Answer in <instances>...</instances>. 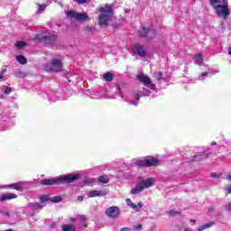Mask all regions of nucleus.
I'll use <instances>...</instances> for the list:
<instances>
[{
    "label": "nucleus",
    "mask_w": 231,
    "mask_h": 231,
    "mask_svg": "<svg viewBox=\"0 0 231 231\" xmlns=\"http://www.w3.org/2000/svg\"><path fill=\"white\" fill-rule=\"evenodd\" d=\"M67 17L74 19L75 21H79L80 23L89 21V16L86 13L80 14L74 11H69L67 12Z\"/></svg>",
    "instance_id": "0eeeda50"
},
{
    "label": "nucleus",
    "mask_w": 231,
    "mask_h": 231,
    "mask_svg": "<svg viewBox=\"0 0 231 231\" xmlns=\"http://www.w3.org/2000/svg\"><path fill=\"white\" fill-rule=\"evenodd\" d=\"M117 93L119 97H121V98H124V95L122 94V90L120 89V88H117Z\"/></svg>",
    "instance_id": "c9c22d12"
},
{
    "label": "nucleus",
    "mask_w": 231,
    "mask_h": 231,
    "mask_svg": "<svg viewBox=\"0 0 231 231\" xmlns=\"http://www.w3.org/2000/svg\"><path fill=\"white\" fill-rule=\"evenodd\" d=\"M16 60H17V62H19V64H23V65L26 64V62H27L25 57L23 55L16 56Z\"/></svg>",
    "instance_id": "b1692460"
},
{
    "label": "nucleus",
    "mask_w": 231,
    "mask_h": 231,
    "mask_svg": "<svg viewBox=\"0 0 231 231\" xmlns=\"http://www.w3.org/2000/svg\"><path fill=\"white\" fill-rule=\"evenodd\" d=\"M215 223L213 221L208 222L207 224H204L203 226L199 227L198 231H203V230H207V228H210V226H214Z\"/></svg>",
    "instance_id": "aec40b11"
},
{
    "label": "nucleus",
    "mask_w": 231,
    "mask_h": 231,
    "mask_svg": "<svg viewBox=\"0 0 231 231\" xmlns=\"http://www.w3.org/2000/svg\"><path fill=\"white\" fill-rule=\"evenodd\" d=\"M87 196L88 198H102L107 196V190H91L88 192Z\"/></svg>",
    "instance_id": "2eb2a0df"
},
{
    "label": "nucleus",
    "mask_w": 231,
    "mask_h": 231,
    "mask_svg": "<svg viewBox=\"0 0 231 231\" xmlns=\"http://www.w3.org/2000/svg\"><path fill=\"white\" fill-rule=\"evenodd\" d=\"M25 46H26V42H15L16 48H24Z\"/></svg>",
    "instance_id": "cd10ccee"
},
{
    "label": "nucleus",
    "mask_w": 231,
    "mask_h": 231,
    "mask_svg": "<svg viewBox=\"0 0 231 231\" xmlns=\"http://www.w3.org/2000/svg\"><path fill=\"white\" fill-rule=\"evenodd\" d=\"M113 74L111 72H106L104 75V80H106V82H113Z\"/></svg>",
    "instance_id": "412c9836"
},
{
    "label": "nucleus",
    "mask_w": 231,
    "mask_h": 231,
    "mask_svg": "<svg viewBox=\"0 0 231 231\" xmlns=\"http://www.w3.org/2000/svg\"><path fill=\"white\" fill-rule=\"evenodd\" d=\"M168 214L170 216H177V214H180V212L174 211V210H170V211H168Z\"/></svg>",
    "instance_id": "473e14b6"
},
{
    "label": "nucleus",
    "mask_w": 231,
    "mask_h": 231,
    "mask_svg": "<svg viewBox=\"0 0 231 231\" xmlns=\"http://www.w3.org/2000/svg\"><path fill=\"white\" fill-rule=\"evenodd\" d=\"M84 183H88V184L93 183V180H91V179H86V180H84Z\"/></svg>",
    "instance_id": "58836bf2"
},
{
    "label": "nucleus",
    "mask_w": 231,
    "mask_h": 231,
    "mask_svg": "<svg viewBox=\"0 0 231 231\" xmlns=\"http://www.w3.org/2000/svg\"><path fill=\"white\" fill-rule=\"evenodd\" d=\"M46 10V5H39L38 14H42Z\"/></svg>",
    "instance_id": "7c9ffc66"
},
{
    "label": "nucleus",
    "mask_w": 231,
    "mask_h": 231,
    "mask_svg": "<svg viewBox=\"0 0 231 231\" xmlns=\"http://www.w3.org/2000/svg\"><path fill=\"white\" fill-rule=\"evenodd\" d=\"M2 189H14V190H23V189H26V182L20 181L14 184H9L7 186L2 187Z\"/></svg>",
    "instance_id": "ddd939ff"
},
{
    "label": "nucleus",
    "mask_w": 231,
    "mask_h": 231,
    "mask_svg": "<svg viewBox=\"0 0 231 231\" xmlns=\"http://www.w3.org/2000/svg\"><path fill=\"white\" fill-rule=\"evenodd\" d=\"M79 5H84V3H87L88 0H76Z\"/></svg>",
    "instance_id": "4c0bfd02"
},
{
    "label": "nucleus",
    "mask_w": 231,
    "mask_h": 231,
    "mask_svg": "<svg viewBox=\"0 0 231 231\" xmlns=\"http://www.w3.org/2000/svg\"><path fill=\"white\" fill-rule=\"evenodd\" d=\"M99 12L101 14L98 17V23L100 26H107L109 22L113 20V8L109 5L100 7Z\"/></svg>",
    "instance_id": "7ed1b4c3"
},
{
    "label": "nucleus",
    "mask_w": 231,
    "mask_h": 231,
    "mask_svg": "<svg viewBox=\"0 0 231 231\" xmlns=\"http://www.w3.org/2000/svg\"><path fill=\"white\" fill-rule=\"evenodd\" d=\"M137 167H156L160 163V160L156 157L147 156L143 159H138L135 161Z\"/></svg>",
    "instance_id": "39448f33"
},
{
    "label": "nucleus",
    "mask_w": 231,
    "mask_h": 231,
    "mask_svg": "<svg viewBox=\"0 0 231 231\" xmlns=\"http://www.w3.org/2000/svg\"><path fill=\"white\" fill-rule=\"evenodd\" d=\"M149 95H151V91L147 88H143V92L138 91L135 94V101L130 100V104L132 106H138V100H140V97H149Z\"/></svg>",
    "instance_id": "9b49d317"
},
{
    "label": "nucleus",
    "mask_w": 231,
    "mask_h": 231,
    "mask_svg": "<svg viewBox=\"0 0 231 231\" xmlns=\"http://www.w3.org/2000/svg\"><path fill=\"white\" fill-rule=\"evenodd\" d=\"M78 201H84V197L79 196L78 197Z\"/></svg>",
    "instance_id": "37998d69"
},
{
    "label": "nucleus",
    "mask_w": 231,
    "mask_h": 231,
    "mask_svg": "<svg viewBox=\"0 0 231 231\" xmlns=\"http://www.w3.org/2000/svg\"><path fill=\"white\" fill-rule=\"evenodd\" d=\"M211 212H214V208H208V213L211 214Z\"/></svg>",
    "instance_id": "a18cd8bd"
},
{
    "label": "nucleus",
    "mask_w": 231,
    "mask_h": 231,
    "mask_svg": "<svg viewBox=\"0 0 231 231\" xmlns=\"http://www.w3.org/2000/svg\"><path fill=\"white\" fill-rule=\"evenodd\" d=\"M133 52L134 55H138V57H147V49L143 47V45L136 43L133 47Z\"/></svg>",
    "instance_id": "1a4fd4ad"
},
{
    "label": "nucleus",
    "mask_w": 231,
    "mask_h": 231,
    "mask_svg": "<svg viewBox=\"0 0 231 231\" xmlns=\"http://www.w3.org/2000/svg\"><path fill=\"white\" fill-rule=\"evenodd\" d=\"M193 62H195L198 66H201L203 64V54L197 53L193 58Z\"/></svg>",
    "instance_id": "6ab92c4d"
},
{
    "label": "nucleus",
    "mask_w": 231,
    "mask_h": 231,
    "mask_svg": "<svg viewBox=\"0 0 231 231\" xmlns=\"http://www.w3.org/2000/svg\"><path fill=\"white\" fill-rule=\"evenodd\" d=\"M5 95H10L12 93V88L6 87L4 90Z\"/></svg>",
    "instance_id": "2f4dec72"
},
{
    "label": "nucleus",
    "mask_w": 231,
    "mask_h": 231,
    "mask_svg": "<svg viewBox=\"0 0 231 231\" xmlns=\"http://www.w3.org/2000/svg\"><path fill=\"white\" fill-rule=\"evenodd\" d=\"M143 208V203L139 202L138 204H135V208H132L135 212H138L140 208Z\"/></svg>",
    "instance_id": "bb28decb"
},
{
    "label": "nucleus",
    "mask_w": 231,
    "mask_h": 231,
    "mask_svg": "<svg viewBox=\"0 0 231 231\" xmlns=\"http://www.w3.org/2000/svg\"><path fill=\"white\" fill-rule=\"evenodd\" d=\"M0 98H3V94H0Z\"/></svg>",
    "instance_id": "603ef678"
},
{
    "label": "nucleus",
    "mask_w": 231,
    "mask_h": 231,
    "mask_svg": "<svg viewBox=\"0 0 231 231\" xmlns=\"http://www.w3.org/2000/svg\"><path fill=\"white\" fill-rule=\"evenodd\" d=\"M227 180H229V181H231V174L227 175Z\"/></svg>",
    "instance_id": "de8ad7c7"
},
{
    "label": "nucleus",
    "mask_w": 231,
    "mask_h": 231,
    "mask_svg": "<svg viewBox=\"0 0 231 231\" xmlns=\"http://www.w3.org/2000/svg\"><path fill=\"white\" fill-rule=\"evenodd\" d=\"M44 69L45 71L59 73L62 71V61H60V60L52 59L49 64L44 65Z\"/></svg>",
    "instance_id": "423d86ee"
},
{
    "label": "nucleus",
    "mask_w": 231,
    "mask_h": 231,
    "mask_svg": "<svg viewBox=\"0 0 231 231\" xmlns=\"http://www.w3.org/2000/svg\"><path fill=\"white\" fill-rule=\"evenodd\" d=\"M6 70L5 69H4L2 72H1V74H0V79H5V72Z\"/></svg>",
    "instance_id": "a19ab883"
},
{
    "label": "nucleus",
    "mask_w": 231,
    "mask_h": 231,
    "mask_svg": "<svg viewBox=\"0 0 231 231\" xmlns=\"http://www.w3.org/2000/svg\"><path fill=\"white\" fill-rule=\"evenodd\" d=\"M149 231H156V225H152L149 228Z\"/></svg>",
    "instance_id": "e433bc0d"
},
{
    "label": "nucleus",
    "mask_w": 231,
    "mask_h": 231,
    "mask_svg": "<svg viewBox=\"0 0 231 231\" xmlns=\"http://www.w3.org/2000/svg\"><path fill=\"white\" fill-rule=\"evenodd\" d=\"M207 77H208V72H203V73L199 77V80H205V79H207Z\"/></svg>",
    "instance_id": "c756f323"
},
{
    "label": "nucleus",
    "mask_w": 231,
    "mask_h": 231,
    "mask_svg": "<svg viewBox=\"0 0 231 231\" xmlns=\"http://www.w3.org/2000/svg\"><path fill=\"white\" fill-rule=\"evenodd\" d=\"M80 178V174H69L58 178L45 179L41 180L42 185H62V183H73Z\"/></svg>",
    "instance_id": "f257e3e1"
},
{
    "label": "nucleus",
    "mask_w": 231,
    "mask_h": 231,
    "mask_svg": "<svg viewBox=\"0 0 231 231\" xmlns=\"http://www.w3.org/2000/svg\"><path fill=\"white\" fill-rule=\"evenodd\" d=\"M52 201V203H60V201H62V198L60 197H54L52 199H50V197L48 195L45 196H42L40 198V201L42 203V205H44V203H46V201Z\"/></svg>",
    "instance_id": "dca6fc26"
},
{
    "label": "nucleus",
    "mask_w": 231,
    "mask_h": 231,
    "mask_svg": "<svg viewBox=\"0 0 231 231\" xmlns=\"http://www.w3.org/2000/svg\"><path fill=\"white\" fill-rule=\"evenodd\" d=\"M137 79L143 84V86L149 88V89H156V85L152 83V80L147 75L141 74L137 77Z\"/></svg>",
    "instance_id": "6e6552de"
},
{
    "label": "nucleus",
    "mask_w": 231,
    "mask_h": 231,
    "mask_svg": "<svg viewBox=\"0 0 231 231\" xmlns=\"http://www.w3.org/2000/svg\"><path fill=\"white\" fill-rule=\"evenodd\" d=\"M109 180H111V179H109V178L107 177V175H101V176L98 178L99 183H109Z\"/></svg>",
    "instance_id": "4be33fe9"
},
{
    "label": "nucleus",
    "mask_w": 231,
    "mask_h": 231,
    "mask_svg": "<svg viewBox=\"0 0 231 231\" xmlns=\"http://www.w3.org/2000/svg\"><path fill=\"white\" fill-rule=\"evenodd\" d=\"M209 151L210 149L202 152L200 155L201 157L199 159L197 158V160H207V158H208V154H210Z\"/></svg>",
    "instance_id": "5701e85b"
},
{
    "label": "nucleus",
    "mask_w": 231,
    "mask_h": 231,
    "mask_svg": "<svg viewBox=\"0 0 231 231\" xmlns=\"http://www.w3.org/2000/svg\"><path fill=\"white\" fill-rule=\"evenodd\" d=\"M121 231H131V228L129 227H123Z\"/></svg>",
    "instance_id": "c03bdc74"
},
{
    "label": "nucleus",
    "mask_w": 231,
    "mask_h": 231,
    "mask_svg": "<svg viewBox=\"0 0 231 231\" xmlns=\"http://www.w3.org/2000/svg\"><path fill=\"white\" fill-rule=\"evenodd\" d=\"M211 145H217L216 142H212Z\"/></svg>",
    "instance_id": "3c124183"
},
{
    "label": "nucleus",
    "mask_w": 231,
    "mask_h": 231,
    "mask_svg": "<svg viewBox=\"0 0 231 231\" xmlns=\"http://www.w3.org/2000/svg\"><path fill=\"white\" fill-rule=\"evenodd\" d=\"M221 177V175L220 174H218V173H216V172H214V173H211V178H220Z\"/></svg>",
    "instance_id": "72a5a7b5"
},
{
    "label": "nucleus",
    "mask_w": 231,
    "mask_h": 231,
    "mask_svg": "<svg viewBox=\"0 0 231 231\" xmlns=\"http://www.w3.org/2000/svg\"><path fill=\"white\" fill-rule=\"evenodd\" d=\"M44 205L40 203H31L27 206V212H32V214H29V216L33 217L36 210H39V208H42Z\"/></svg>",
    "instance_id": "4468645a"
},
{
    "label": "nucleus",
    "mask_w": 231,
    "mask_h": 231,
    "mask_svg": "<svg viewBox=\"0 0 231 231\" xmlns=\"http://www.w3.org/2000/svg\"><path fill=\"white\" fill-rule=\"evenodd\" d=\"M57 41V36L49 33L45 36V42L47 44H55V42Z\"/></svg>",
    "instance_id": "f3484780"
},
{
    "label": "nucleus",
    "mask_w": 231,
    "mask_h": 231,
    "mask_svg": "<svg viewBox=\"0 0 231 231\" xmlns=\"http://www.w3.org/2000/svg\"><path fill=\"white\" fill-rule=\"evenodd\" d=\"M153 77H154V79H156V80H162L163 74L162 72H155Z\"/></svg>",
    "instance_id": "c85d7f7f"
},
{
    "label": "nucleus",
    "mask_w": 231,
    "mask_h": 231,
    "mask_svg": "<svg viewBox=\"0 0 231 231\" xmlns=\"http://www.w3.org/2000/svg\"><path fill=\"white\" fill-rule=\"evenodd\" d=\"M139 35L141 37H148V39H154L156 32L154 31V29L142 28L141 30H139Z\"/></svg>",
    "instance_id": "f8f14e48"
},
{
    "label": "nucleus",
    "mask_w": 231,
    "mask_h": 231,
    "mask_svg": "<svg viewBox=\"0 0 231 231\" xmlns=\"http://www.w3.org/2000/svg\"><path fill=\"white\" fill-rule=\"evenodd\" d=\"M154 183H156V180L152 177L146 180H141L137 183L136 187L132 189L130 194H140V192H143L144 189H149L150 187H152Z\"/></svg>",
    "instance_id": "20e7f679"
},
{
    "label": "nucleus",
    "mask_w": 231,
    "mask_h": 231,
    "mask_svg": "<svg viewBox=\"0 0 231 231\" xmlns=\"http://www.w3.org/2000/svg\"><path fill=\"white\" fill-rule=\"evenodd\" d=\"M126 204L128 205V207H130L131 208H136V204H134L131 199H125Z\"/></svg>",
    "instance_id": "a878e982"
},
{
    "label": "nucleus",
    "mask_w": 231,
    "mask_h": 231,
    "mask_svg": "<svg viewBox=\"0 0 231 231\" xmlns=\"http://www.w3.org/2000/svg\"><path fill=\"white\" fill-rule=\"evenodd\" d=\"M190 223H191L192 225H194V223H196V220L191 219V220H190Z\"/></svg>",
    "instance_id": "09e8293b"
},
{
    "label": "nucleus",
    "mask_w": 231,
    "mask_h": 231,
    "mask_svg": "<svg viewBox=\"0 0 231 231\" xmlns=\"http://www.w3.org/2000/svg\"><path fill=\"white\" fill-rule=\"evenodd\" d=\"M226 190L228 194H231V186H228L227 188H226Z\"/></svg>",
    "instance_id": "79ce46f5"
},
{
    "label": "nucleus",
    "mask_w": 231,
    "mask_h": 231,
    "mask_svg": "<svg viewBox=\"0 0 231 231\" xmlns=\"http://www.w3.org/2000/svg\"><path fill=\"white\" fill-rule=\"evenodd\" d=\"M134 230H140L142 228V225L139 224L137 226H134Z\"/></svg>",
    "instance_id": "ea45409f"
},
{
    "label": "nucleus",
    "mask_w": 231,
    "mask_h": 231,
    "mask_svg": "<svg viewBox=\"0 0 231 231\" xmlns=\"http://www.w3.org/2000/svg\"><path fill=\"white\" fill-rule=\"evenodd\" d=\"M184 231H192V229H191V228H189V227H186V228L184 229Z\"/></svg>",
    "instance_id": "49530a36"
},
{
    "label": "nucleus",
    "mask_w": 231,
    "mask_h": 231,
    "mask_svg": "<svg viewBox=\"0 0 231 231\" xmlns=\"http://www.w3.org/2000/svg\"><path fill=\"white\" fill-rule=\"evenodd\" d=\"M106 216L115 219V217L120 216V208L116 206H112L106 210Z\"/></svg>",
    "instance_id": "9d476101"
},
{
    "label": "nucleus",
    "mask_w": 231,
    "mask_h": 231,
    "mask_svg": "<svg viewBox=\"0 0 231 231\" xmlns=\"http://www.w3.org/2000/svg\"><path fill=\"white\" fill-rule=\"evenodd\" d=\"M209 3L218 17L226 19V17L230 15V10L228 9V0H209Z\"/></svg>",
    "instance_id": "f03ea898"
},
{
    "label": "nucleus",
    "mask_w": 231,
    "mask_h": 231,
    "mask_svg": "<svg viewBox=\"0 0 231 231\" xmlns=\"http://www.w3.org/2000/svg\"><path fill=\"white\" fill-rule=\"evenodd\" d=\"M15 198H17V196L14 193H5V194L1 196L0 201H6V200H10V199H15Z\"/></svg>",
    "instance_id": "a211bd4d"
},
{
    "label": "nucleus",
    "mask_w": 231,
    "mask_h": 231,
    "mask_svg": "<svg viewBox=\"0 0 231 231\" xmlns=\"http://www.w3.org/2000/svg\"><path fill=\"white\" fill-rule=\"evenodd\" d=\"M79 219L85 220L86 217L81 216V217H79Z\"/></svg>",
    "instance_id": "8fccbe9b"
},
{
    "label": "nucleus",
    "mask_w": 231,
    "mask_h": 231,
    "mask_svg": "<svg viewBox=\"0 0 231 231\" xmlns=\"http://www.w3.org/2000/svg\"><path fill=\"white\" fill-rule=\"evenodd\" d=\"M226 210H227V212H231V203L226 204Z\"/></svg>",
    "instance_id": "f704fd0d"
},
{
    "label": "nucleus",
    "mask_w": 231,
    "mask_h": 231,
    "mask_svg": "<svg viewBox=\"0 0 231 231\" xmlns=\"http://www.w3.org/2000/svg\"><path fill=\"white\" fill-rule=\"evenodd\" d=\"M62 231H75L74 225H64L62 226Z\"/></svg>",
    "instance_id": "393cba45"
}]
</instances>
